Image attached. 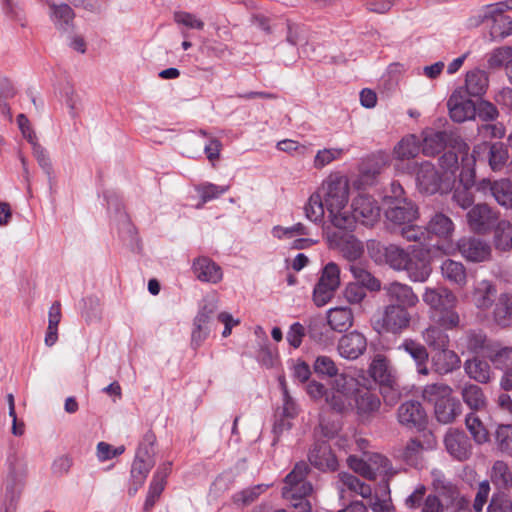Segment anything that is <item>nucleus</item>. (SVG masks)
<instances>
[{
    "instance_id": "1",
    "label": "nucleus",
    "mask_w": 512,
    "mask_h": 512,
    "mask_svg": "<svg viewBox=\"0 0 512 512\" xmlns=\"http://www.w3.org/2000/svg\"><path fill=\"white\" fill-rule=\"evenodd\" d=\"M387 303L372 318V326L379 334L400 335L411 326L410 310L417 306L419 298L413 288L400 282L383 287Z\"/></svg>"
},
{
    "instance_id": "2",
    "label": "nucleus",
    "mask_w": 512,
    "mask_h": 512,
    "mask_svg": "<svg viewBox=\"0 0 512 512\" xmlns=\"http://www.w3.org/2000/svg\"><path fill=\"white\" fill-rule=\"evenodd\" d=\"M318 192L322 195L332 225L338 229H351L353 218L346 210L349 199V181L340 173H332L322 183Z\"/></svg>"
},
{
    "instance_id": "3",
    "label": "nucleus",
    "mask_w": 512,
    "mask_h": 512,
    "mask_svg": "<svg viewBox=\"0 0 512 512\" xmlns=\"http://www.w3.org/2000/svg\"><path fill=\"white\" fill-rule=\"evenodd\" d=\"M423 302L430 310L438 314V324L446 329H453L460 323L458 313L455 311L457 297L446 287H427L422 295Z\"/></svg>"
},
{
    "instance_id": "4",
    "label": "nucleus",
    "mask_w": 512,
    "mask_h": 512,
    "mask_svg": "<svg viewBox=\"0 0 512 512\" xmlns=\"http://www.w3.org/2000/svg\"><path fill=\"white\" fill-rule=\"evenodd\" d=\"M425 401L434 404V414L438 422L449 424L462 412L460 401L452 395V389L443 383L426 385L422 392Z\"/></svg>"
},
{
    "instance_id": "5",
    "label": "nucleus",
    "mask_w": 512,
    "mask_h": 512,
    "mask_svg": "<svg viewBox=\"0 0 512 512\" xmlns=\"http://www.w3.org/2000/svg\"><path fill=\"white\" fill-rule=\"evenodd\" d=\"M369 374L380 386L385 402L394 404L401 396L398 377L390 360L383 354H376L370 365Z\"/></svg>"
},
{
    "instance_id": "6",
    "label": "nucleus",
    "mask_w": 512,
    "mask_h": 512,
    "mask_svg": "<svg viewBox=\"0 0 512 512\" xmlns=\"http://www.w3.org/2000/svg\"><path fill=\"white\" fill-rule=\"evenodd\" d=\"M9 472L4 482L3 506L5 512H11L19 499L28 474L27 461L23 457L13 455L8 459Z\"/></svg>"
},
{
    "instance_id": "7",
    "label": "nucleus",
    "mask_w": 512,
    "mask_h": 512,
    "mask_svg": "<svg viewBox=\"0 0 512 512\" xmlns=\"http://www.w3.org/2000/svg\"><path fill=\"white\" fill-rule=\"evenodd\" d=\"M431 474L434 490L444 508L451 509L452 512H460L468 508V499L440 470H433Z\"/></svg>"
},
{
    "instance_id": "8",
    "label": "nucleus",
    "mask_w": 512,
    "mask_h": 512,
    "mask_svg": "<svg viewBox=\"0 0 512 512\" xmlns=\"http://www.w3.org/2000/svg\"><path fill=\"white\" fill-rule=\"evenodd\" d=\"M447 146L460 153H467L468 146L462 138L455 132L448 131H429L423 139L422 151L425 155L433 156Z\"/></svg>"
},
{
    "instance_id": "9",
    "label": "nucleus",
    "mask_w": 512,
    "mask_h": 512,
    "mask_svg": "<svg viewBox=\"0 0 512 512\" xmlns=\"http://www.w3.org/2000/svg\"><path fill=\"white\" fill-rule=\"evenodd\" d=\"M340 285V269L334 262L328 263L321 273V276L313 291L314 303L318 306H324L333 297L335 291Z\"/></svg>"
},
{
    "instance_id": "10",
    "label": "nucleus",
    "mask_w": 512,
    "mask_h": 512,
    "mask_svg": "<svg viewBox=\"0 0 512 512\" xmlns=\"http://www.w3.org/2000/svg\"><path fill=\"white\" fill-rule=\"evenodd\" d=\"M379 216L380 208L372 197L359 195L353 200L352 214H350V218H353L352 227L357 221L363 225L372 226L378 221Z\"/></svg>"
},
{
    "instance_id": "11",
    "label": "nucleus",
    "mask_w": 512,
    "mask_h": 512,
    "mask_svg": "<svg viewBox=\"0 0 512 512\" xmlns=\"http://www.w3.org/2000/svg\"><path fill=\"white\" fill-rule=\"evenodd\" d=\"M477 190L485 195L490 194L500 206L512 208V181L509 179H482L477 184Z\"/></svg>"
},
{
    "instance_id": "12",
    "label": "nucleus",
    "mask_w": 512,
    "mask_h": 512,
    "mask_svg": "<svg viewBox=\"0 0 512 512\" xmlns=\"http://www.w3.org/2000/svg\"><path fill=\"white\" fill-rule=\"evenodd\" d=\"M447 452L459 461L467 460L472 454V444L466 433L459 429L450 428L444 436Z\"/></svg>"
},
{
    "instance_id": "13",
    "label": "nucleus",
    "mask_w": 512,
    "mask_h": 512,
    "mask_svg": "<svg viewBox=\"0 0 512 512\" xmlns=\"http://www.w3.org/2000/svg\"><path fill=\"white\" fill-rule=\"evenodd\" d=\"M498 213L487 204H477L467 213V222L476 233H487L497 222Z\"/></svg>"
},
{
    "instance_id": "14",
    "label": "nucleus",
    "mask_w": 512,
    "mask_h": 512,
    "mask_svg": "<svg viewBox=\"0 0 512 512\" xmlns=\"http://www.w3.org/2000/svg\"><path fill=\"white\" fill-rule=\"evenodd\" d=\"M447 106L451 119L458 123L472 119L476 114L474 102L466 98L460 90L452 93L447 102Z\"/></svg>"
},
{
    "instance_id": "15",
    "label": "nucleus",
    "mask_w": 512,
    "mask_h": 512,
    "mask_svg": "<svg viewBox=\"0 0 512 512\" xmlns=\"http://www.w3.org/2000/svg\"><path fill=\"white\" fill-rule=\"evenodd\" d=\"M397 418L401 425L408 428L421 429L426 424V413L418 401H406L397 410Z\"/></svg>"
},
{
    "instance_id": "16",
    "label": "nucleus",
    "mask_w": 512,
    "mask_h": 512,
    "mask_svg": "<svg viewBox=\"0 0 512 512\" xmlns=\"http://www.w3.org/2000/svg\"><path fill=\"white\" fill-rule=\"evenodd\" d=\"M367 348L365 336L357 331L343 335L338 342L337 350L341 357L349 360L359 358Z\"/></svg>"
},
{
    "instance_id": "17",
    "label": "nucleus",
    "mask_w": 512,
    "mask_h": 512,
    "mask_svg": "<svg viewBox=\"0 0 512 512\" xmlns=\"http://www.w3.org/2000/svg\"><path fill=\"white\" fill-rule=\"evenodd\" d=\"M386 218L395 226L402 228L418 218V209L414 203L407 199L398 200L386 210Z\"/></svg>"
},
{
    "instance_id": "18",
    "label": "nucleus",
    "mask_w": 512,
    "mask_h": 512,
    "mask_svg": "<svg viewBox=\"0 0 512 512\" xmlns=\"http://www.w3.org/2000/svg\"><path fill=\"white\" fill-rule=\"evenodd\" d=\"M442 177L430 162L421 163L416 172V183L420 192L435 194L441 188Z\"/></svg>"
},
{
    "instance_id": "19",
    "label": "nucleus",
    "mask_w": 512,
    "mask_h": 512,
    "mask_svg": "<svg viewBox=\"0 0 512 512\" xmlns=\"http://www.w3.org/2000/svg\"><path fill=\"white\" fill-rule=\"evenodd\" d=\"M460 253L469 261L482 262L491 256L490 245L478 238H463L458 243Z\"/></svg>"
},
{
    "instance_id": "20",
    "label": "nucleus",
    "mask_w": 512,
    "mask_h": 512,
    "mask_svg": "<svg viewBox=\"0 0 512 512\" xmlns=\"http://www.w3.org/2000/svg\"><path fill=\"white\" fill-rule=\"evenodd\" d=\"M330 245L337 248L340 253L349 261L359 259L364 248L362 243L351 234H333L329 237Z\"/></svg>"
},
{
    "instance_id": "21",
    "label": "nucleus",
    "mask_w": 512,
    "mask_h": 512,
    "mask_svg": "<svg viewBox=\"0 0 512 512\" xmlns=\"http://www.w3.org/2000/svg\"><path fill=\"white\" fill-rule=\"evenodd\" d=\"M355 409L363 421L371 419L380 409V398L369 390L359 389L354 396Z\"/></svg>"
},
{
    "instance_id": "22",
    "label": "nucleus",
    "mask_w": 512,
    "mask_h": 512,
    "mask_svg": "<svg viewBox=\"0 0 512 512\" xmlns=\"http://www.w3.org/2000/svg\"><path fill=\"white\" fill-rule=\"evenodd\" d=\"M309 461L316 468L334 471L338 467L336 456L326 442L316 443L309 453Z\"/></svg>"
},
{
    "instance_id": "23",
    "label": "nucleus",
    "mask_w": 512,
    "mask_h": 512,
    "mask_svg": "<svg viewBox=\"0 0 512 512\" xmlns=\"http://www.w3.org/2000/svg\"><path fill=\"white\" fill-rule=\"evenodd\" d=\"M141 453L142 449L140 448L132 464L131 476L133 482L132 486L128 490V493L131 496L135 495L138 489L144 484L148 473L154 465V462L148 456L147 451L144 456H142Z\"/></svg>"
},
{
    "instance_id": "24",
    "label": "nucleus",
    "mask_w": 512,
    "mask_h": 512,
    "mask_svg": "<svg viewBox=\"0 0 512 512\" xmlns=\"http://www.w3.org/2000/svg\"><path fill=\"white\" fill-rule=\"evenodd\" d=\"M50 17L56 27L62 33L73 31L76 14L67 3H49Z\"/></svg>"
},
{
    "instance_id": "25",
    "label": "nucleus",
    "mask_w": 512,
    "mask_h": 512,
    "mask_svg": "<svg viewBox=\"0 0 512 512\" xmlns=\"http://www.w3.org/2000/svg\"><path fill=\"white\" fill-rule=\"evenodd\" d=\"M496 293V287L491 281H478L475 283L471 292V302L478 309H489L495 301Z\"/></svg>"
},
{
    "instance_id": "26",
    "label": "nucleus",
    "mask_w": 512,
    "mask_h": 512,
    "mask_svg": "<svg viewBox=\"0 0 512 512\" xmlns=\"http://www.w3.org/2000/svg\"><path fill=\"white\" fill-rule=\"evenodd\" d=\"M193 272L195 276L203 281L218 283L223 277L222 269L208 257H199L193 262Z\"/></svg>"
},
{
    "instance_id": "27",
    "label": "nucleus",
    "mask_w": 512,
    "mask_h": 512,
    "mask_svg": "<svg viewBox=\"0 0 512 512\" xmlns=\"http://www.w3.org/2000/svg\"><path fill=\"white\" fill-rule=\"evenodd\" d=\"M403 271L407 272L411 281L425 282L429 278L432 268L427 259L413 250Z\"/></svg>"
},
{
    "instance_id": "28",
    "label": "nucleus",
    "mask_w": 512,
    "mask_h": 512,
    "mask_svg": "<svg viewBox=\"0 0 512 512\" xmlns=\"http://www.w3.org/2000/svg\"><path fill=\"white\" fill-rule=\"evenodd\" d=\"M337 489L340 492L341 498L344 497L343 493L346 490L360 495L365 499L372 496V488L370 485L362 482L356 476L347 472H341L338 474Z\"/></svg>"
},
{
    "instance_id": "29",
    "label": "nucleus",
    "mask_w": 512,
    "mask_h": 512,
    "mask_svg": "<svg viewBox=\"0 0 512 512\" xmlns=\"http://www.w3.org/2000/svg\"><path fill=\"white\" fill-rule=\"evenodd\" d=\"M426 230L428 234L435 235L443 240H450L454 234L455 226L450 217L442 212H436L428 221Z\"/></svg>"
},
{
    "instance_id": "30",
    "label": "nucleus",
    "mask_w": 512,
    "mask_h": 512,
    "mask_svg": "<svg viewBox=\"0 0 512 512\" xmlns=\"http://www.w3.org/2000/svg\"><path fill=\"white\" fill-rule=\"evenodd\" d=\"M433 366L439 374H448L460 367L461 360L453 351L444 347L436 350L432 357Z\"/></svg>"
},
{
    "instance_id": "31",
    "label": "nucleus",
    "mask_w": 512,
    "mask_h": 512,
    "mask_svg": "<svg viewBox=\"0 0 512 512\" xmlns=\"http://www.w3.org/2000/svg\"><path fill=\"white\" fill-rule=\"evenodd\" d=\"M464 369L471 379L483 384L488 383L493 376V371L489 362L478 356L466 360L464 363Z\"/></svg>"
},
{
    "instance_id": "32",
    "label": "nucleus",
    "mask_w": 512,
    "mask_h": 512,
    "mask_svg": "<svg viewBox=\"0 0 512 512\" xmlns=\"http://www.w3.org/2000/svg\"><path fill=\"white\" fill-rule=\"evenodd\" d=\"M466 348L476 354H482L489 358V354H494L496 348L487 340L486 335L481 331L470 330L466 332L463 339Z\"/></svg>"
},
{
    "instance_id": "33",
    "label": "nucleus",
    "mask_w": 512,
    "mask_h": 512,
    "mask_svg": "<svg viewBox=\"0 0 512 512\" xmlns=\"http://www.w3.org/2000/svg\"><path fill=\"white\" fill-rule=\"evenodd\" d=\"M401 348L404 349V351L407 352L415 361L419 374L425 376L429 374V369L427 367L429 354L424 345L416 342L415 340L406 339L402 343Z\"/></svg>"
},
{
    "instance_id": "34",
    "label": "nucleus",
    "mask_w": 512,
    "mask_h": 512,
    "mask_svg": "<svg viewBox=\"0 0 512 512\" xmlns=\"http://www.w3.org/2000/svg\"><path fill=\"white\" fill-rule=\"evenodd\" d=\"M295 474L296 472L289 473L284 479L282 496L289 501L306 498L313 492V486L309 481L293 484L292 479Z\"/></svg>"
},
{
    "instance_id": "35",
    "label": "nucleus",
    "mask_w": 512,
    "mask_h": 512,
    "mask_svg": "<svg viewBox=\"0 0 512 512\" xmlns=\"http://www.w3.org/2000/svg\"><path fill=\"white\" fill-rule=\"evenodd\" d=\"M353 313L348 307L332 308L327 313V322L332 330L344 332L353 325Z\"/></svg>"
},
{
    "instance_id": "36",
    "label": "nucleus",
    "mask_w": 512,
    "mask_h": 512,
    "mask_svg": "<svg viewBox=\"0 0 512 512\" xmlns=\"http://www.w3.org/2000/svg\"><path fill=\"white\" fill-rule=\"evenodd\" d=\"M411 253L395 244L383 247V256L386 264L396 271L404 270Z\"/></svg>"
},
{
    "instance_id": "37",
    "label": "nucleus",
    "mask_w": 512,
    "mask_h": 512,
    "mask_svg": "<svg viewBox=\"0 0 512 512\" xmlns=\"http://www.w3.org/2000/svg\"><path fill=\"white\" fill-rule=\"evenodd\" d=\"M442 276L449 282L463 287L467 282L466 269L461 262L446 259L441 265Z\"/></svg>"
},
{
    "instance_id": "38",
    "label": "nucleus",
    "mask_w": 512,
    "mask_h": 512,
    "mask_svg": "<svg viewBox=\"0 0 512 512\" xmlns=\"http://www.w3.org/2000/svg\"><path fill=\"white\" fill-rule=\"evenodd\" d=\"M424 447L417 439H410L401 449L397 456L410 466L417 467L423 459Z\"/></svg>"
},
{
    "instance_id": "39",
    "label": "nucleus",
    "mask_w": 512,
    "mask_h": 512,
    "mask_svg": "<svg viewBox=\"0 0 512 512\" xmlns=\"http://www.w3.org/2000/svg\"><path fill=\"white\" fill-rule=\"evenodd\" d=\"M490 479L498 488H510L512 486V470L505 461L497 460L492 465Z\"/></svg>"
},
{
    "instance_id": "40",
    "label": "nucleus",
    "mask_w": 512,
    "mask_h": 512,
    "mask_svg": "<svg viewBox=\"0 0 512 512\" xmlns=\"http://www.w3.org/2000/svg\"><path fill=\"white\" fill-rule=\"evenodd\" d=\"M423 341L432 350L449 346V336L438 326L430 325L421 333Z\"/></svg>"
},
{
    "instance_id": "41",
    "label": "nucleus",
    "mask_w": 512,
    "mask_h": 512,
    "mask_svg": "<svg viewBox=\"0 0 512 512\" xmlns=\"http://www.w3.org/2000/svg\"><path fill=\"white\" fill-rule=\"evenodd\" d=\"M420 151V145L415 135L403 137L393 149V154L399 160L414 158Z\"/></svg>"
},
{
    "instance_id": "42",
    "label": "nucleus",
    "mask_w": 512,
    "mask_h": 512,
    "mask_svg": "<svg viewBox=\"0 0 512 512\" xmlns=\"http://www.w3.org/2000/svg\"><path fill=\"white\" fill-rule=\"evenodd\" d=\"M465 83L469 95L480 96L488 87V76L484 71L475 69L467 73Z\"/></svg>"
},
{
    "instance_id": "43",
    "label": "nucleus",
    "mask_w": 512,
    "mask_h": 512,
    "mask_svg": "<svg viewBox=\"0 0 512 512\" xmlns=\"http://www.w3.org/2000/svg\"><path fill=\"white\" fill-rule=\"evenodd\" d=\"M494 246L500 251H509L512 248V224L501 220L494 228Z\"/></svg>"
},
{
    "instance_id": "44",
    "label": "nucleus",
    "mask_w": 512,
    "mask_h": 512,
    "mask_svg": "<svg viewBox=\"0 0 512 512\" xmlns=\"http://www.w3.org/2000/svg\"><path fill=\"white\" fill-rule=\"evenodd\" d=\"M352 273L355 283L365 287L370 291H379L381 289L380 281L375 278L363 265L351 264L349 268Z\"/></svg>"
},
{
    "instance_id": "45",
    "label": "nucleus",
    "mask_w": 512,
    "mask_h": 512,
    "mask_svg": "<svg viewBox=\"0 0 512 512\" xmlns=\"http://www.w3.org/2000/svg\"><path fill=\"white\" fill-rule=\"evenodd\" d=\"M463 401L472 410H480L486 406V398L481 387L475 384L465 385L461 391Z\"/></svg>"
},
{
    "instance_id": "46",
    "label": "nucleus",
    "mask_w": 512,
    "mask_h": 512,
    "mask_svg": "<svg viewBox=\"0 0 512 512\" xmlns=\"http://www.w3.org/2000/svg\"><path fill=\"white\" fill-rule=\"evenodd\" d=\"M325 203L318 190L313 193L304 206V213L308 220L317 223L321 222L325 213Z\"/></svg>"
},
{
    "instance_id": "47",
    "label": "nucleus",
    "mask_w": 512,
    "mask_h": 512,
    "mask_svg": "<svg viewBox=\"0 0 512 512\" xmlns=\"http://www.w3.org/2000/svg\"><path fill=\"white\" fill-rule=\"evenodd\" d=\"M494 319L502 326H507L512 320V295L503 293L499 296L495 309Z\"/></svg>"
},
{
    "instance_id": "48",
    "label": "nucleus",
    "mask_w": 512,
    "mask_h": 512,
    "mask_svg": "<svg viewBox=\"0 0 512 512\" xmlns=\"http://www.w3.org/2000/svg\"><path fill=\"white\" fill-rule=\"evenodd\" d=\"M494 436L497 449L503 454L512 456V423L498 425Z\"/></svg>"
},
{
    "instance_id": "49",
    "label": "nucleus",
    "mask_w": 512,
    "mask_h": 512,
    "mask_svg": "<svg viewBox=\"0 0 512 512\" xmlns=\"http://www.w3.org/2000/svg\"><path fill=\"white\" fill-rule=\"evenodd\" d=\"M465 424L477 444L481 445L489 441L487 429L475 414H468L465 419Z\"/></svg>"
},
{
    "instance_id": "50",
    "label": "nucleus",
    "mask_w": 512,
    "mask_h": 512,
    "mask_svg": "<svg viewBox=\"0 0 512 512\" xmlns=\"http://www.w3.org/2000/svg\"><path fill=\"white\" fill-rule=\"evenodd\" d=\"M61 319V307L59 302H55L52 304L49 311V324L45 336V344L47 346H52L56 343L58 339L57 330L58 324Z\"/></svg>"
},
{
    "instance_id": "51",
    "label": "nucleus",
    "mask_w": 512,
    "mask_h": 512,
    "mask_svg": "<svg viewBox=\"0 0 512 512\" xmlns=\"http://www.w3.org/2000/svg\"><path fill=\"white\" fill-rule=\"evenodd\" d=\"M331 390H334L339 393H344L349 396H355V394L359 390L358 381L356 378L348 374H337V376H335V379L332 382Z\"/></svg>"
},
{
    "instance_id": "52",
    "label": "nucleus",
    "mask_w": 512,
    "mask_h": 512,
    "mask_svg": "<svg viewBox=\"0 0 512 512\" xmlns=\"http://www.w3.org/2000/svg\"><path fill=\"white\" fill-rule=\"evenodd\" d=\"M352 396L330 390L326 394V403L330 408L338 413H345L353 408L351 402Z\"/></svg>"
},
{
    "instance_id": "53",
    "label": "nucleus",
    "mask_w": 512,
    "mask_h": 512,
    "mask_svg": "<svg viewBox=\"0 0 512 512\" xmlns=\"http://www.w3.org/2000/svg\"><path fill=\"white\" fill-rule=\"evenodd\" d=\"M369 465L373 468V471H375V478L378 474L384 475L388 478L394 476L396 474V471L394 470L391 462L388 458L381 454H372L368 458Z\"/></svg>"
},
{
    "instance_id": "54",
    "label": "nucleus",
    "mask_w": 512,
    "mask_h": 512,
    "mask_svg": "<svg viewBox=\"0 0 512 512\" xmlns=\"http://www.w3.org/2000/svg\"><path fill=\"white\" fill-rule=\"evenodd\" d=\"M508 160V150L503 143H494L490 146L489 164L494 171L501 170Z\"/></svg>"
},
{
    "instance_id": "55",
    "label": "nucleus",
    "mask_w": 512,
    "mask_h": 512,
    "mask_svg": "<svg viewBox=\"0 0 512 512\" xmlns=\"http://www.w3.org/2000/svg\"><path fill=\"white\" fill-rule=\"evenodd\" d=\"M315 373L326 377H335L338 374V368L334 360L329 356H318L313 364Z\"/></svg>"
},
{
    "instance_id": "56",
    "label": "nucleus",
    "mask_w": 512,
    "mask_h": 512,
    "mask_svg": "<svg viewBox=\"0 0 512 512\" xmlns=\"http://www.w3.org/2000/svg\"><path fill=\"white\" fill-rule=\"evenodd\" d=\"M165 487V482H163V477H153L152 482L149 487V491L143 506V509L145 512H149L153 506L155 505L156 501L160 497L161 493L163 492Z\"/></svg>"
},
{
    "instance_id": "57",
    "label": "nucleus",
    "mask_w": 512,
    "mask_h": 512,
    "mask_svg": "<svg viewBox=\"0 0 512 512\" xmlns=\"http://www.w3.org/2000/svg\"><path fill=\"white\" fill-rule=\"evenodd\" d=\"M489 360L499 369L512 370V348H496L494 354H489Z\"/></svg>"
},
{
    "instance_id": "58",
    "label": "nucleus",
    "mask_w": 512,
    "mask_h": 512,
    "mask_svg": "<svg viewBox=\"0 0 512 512\" xmlns=\"http://www.w3.org/2000/svg\"><path fill=\"white\" fill-rule=\"evenodd\" d=\"M347 464L355 473L369 480H375V471H373V468L369 465L368 460L365 461L352 455L347 458Z\"/></svg>"
},
{
    "instance_id": "59",
    "label": "nucleus",
    "mask_w": 512,
    "mask_h": 512,
    "mask_svg": "<svg viewBox=\"0 0 512 512\" xmlns=\"http://www.w3.org/2000/svg\"><path fill=\"white\" fill-rule=\"evenodd\" d=\"M343 154L341 148H330L319 150L314 158V167L316 169H322L332 161L339 159Z\"/></svg>"
},
{
    "instance_id": "60",
    "label": "nucleus",
    "mask_w": 512,
    "mask_h": 512,
    "mask_svg": "<svg viewBox=\"0 0 512 512\" xmlns=\"http://www.w3.org/2000/svg\"><path fill=\"white\" fill-rule=\"evenodd\" d=\"M400 234L407 241L422 242L428 238L426 227L424 228L412 223H408L400 228Z\"/></svg>"
},
{
    "instance_id": "61",
    "label": "nucleus",
    "mask_w": 512,
    "mask_h": 512,
    "mask_svg": "<svg viewBox=\"0 0 512 512\" xmlns=\"http://www.w3.org/2000/svg\"><path fill=\"white\" fill-rule=\"evenodd\" d=\"M265 489V485H257L252 488H247L241 492L236 493L233 497V500L237 504L247 506L254 502L258 496L264 492Z\"/></svg>"
},
{
    "instance_id": "62",
    "label": "nucleus",
    "mask_w": 512,
    "mask_h": 512,
    "mask_svg": "<svg viewBox=\"0 0 512 512\" xmlns=\"http://www.w3.org/2000/svg\"><path fill=\"white\" fill-rule=\"evenodd\" d=\"M510 60H512V47H499L489 55L488 65L490 68H499Z\"/></svg>"
},
{
    "instance_id": "63",
    "label": "nucleus",
    "mask_w": 512,
    "mask_h": 512,
    "mask_svg": "<svg viewBox=\"0 0 512 512\" xmlns=\"http://www.w3.org/2000/svg\"><path fill=\"white\" fill-rule=\"evenodd\" d=\"M228 189L229 186H218L212 183H206L197 187V191L199 192L202 199V204L219 197Z\"/></svg>"
},
{
    "instance_id": "64",
    "label": "nucleus",
    "mask_w": 512,
    "mask_h": 512,
    "mask_svg": "<svg viewBox=\"0 0 512 512\" xmlns=\"http://www.w3.org/2000/svg\"><path fill=\"white\" fill-rule=\"evenodd\" d=\"M174 21L177 24L184 25L188 28L202 30L204 28V22L201 19H198L194 14L185 12V11H177L173 15Z\"/></svg>"
}]
</instances>
